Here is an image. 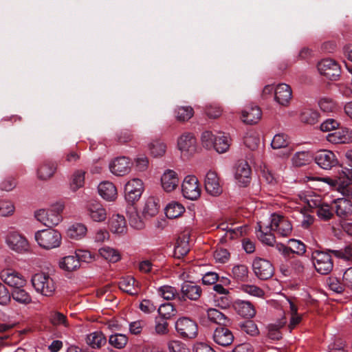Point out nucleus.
Returning a JSON list of instances; mask_svg holds the SVG:
<instances>
[{
    "instance_id": "f257e3e1",
    "label": "nucleus",
    "mask_w": 352,
    "mask_h": 352,
    "mask_svg": "<svg viewBox=\"0 0 352 352\" xmlns=\"http://www.w3.org/2000/svg\"><path fill=\"white\" fill-rule=\"evenodd\" d=\"M34 239L38 245L45 250L57 248L60 247L62 243L61 234L58 230L52 228L36 232Z\"/></svg>"
},
{
    "instance_id": "f03ea898",
    "label": "nucleus",
    "mask_w": 352,
    "mask_h": 352,
    "mask_svg": "<svg viewBox=\"0 0 352 352\" xmlns=\"http://www.w3.org/2000/svg\"><path fill=\"white\" fill-rule=\"evenodd\" d=\"M32 283L38 293L45 296H51L56 290V284L47 274H35L32 278Z\"/></svg>"
},
{
    "instance_id": "7ed1b4c3",
    "label": "nucleus",
    "mask_w": 352,
    "mask_h": 352,
    "mask_svg": "<svg viewBox=\"0 0 352 352\" xmlns=\"http://www.w3.org/2000/svg\"><path fill=\"white\" fill-rule=\"evenodd\" d=\"M63 208L59 207L58 210L54 209H40L34 212V217L41 223L47 227L57 226L61 221L60 212Z\"/></svg>"
},
{
    "instance_id": "20e7f679",
    "label": "nucleus",
    "mask_w": 352,
    "mask_h": 352,
    "mask_svg": "<svg viewBox=\"0 0 352 352\" xmlns=\"http://www.w3.org/2000/svg\"><path fill=\"white\" fill-rule=\"evenodd\" d=\"M312 259L316 270L321 274L331 272L333 263L331 255L322 251L316 250L312 253Z\"/></svg>"
},
{
    "instance_id": "39448f33",
    "label": "nucleus",
    "mask_w": 352,
    "mask_h": 352,
    "mask_svg": "<svg viewBox=\"0 0 352 352\" xmlns=\"http://www.w3.org/2000/svg\"><path fill=\"white\" fill-rule=\"evenodd\" d=\"M177 332L184 338H195L198 333L197 323L189 318H179L175 322Z\"/></svg>"
},
{
    "instance_id": "423d86ee",
    "label": "nucleus",
    "mask_w": 352,
    "mask_h": 352,
    "mask_svg": "<svg viewBox=\"0 0 352 352\" xmlns=\"http://www.w3.org/2000/svg\"><path fill=\"white\" fill-rule=\"evenodd\" d=\"M271 230L276 232L279 236L287 237L292 232L291 222L284 216L274 213L270 217Z\"/></svg>"
},
{
    "instance_id": "0eeeda50",
    "label": "nucleus",
    "mask_w": 352,
    "mask_h": 352,
    "mask_svg": "<svg viewBox=\"0 0 352 352\" xmlns=\"http://www.w3.org/2000/svg\"><path fill=\"white\" fill-rule=\"evenodd\" d=\"M320 74L331 80H336L341 74V67L334 60L323 59L318 64Z\"/></svg>"
},
{
    "instance_id": "6e6552de",
    "label": "nucleus",
    "mask_w": 352,
    "mask_h": 352,
    "mask_svg": "<svg viewBox=\"0 0 352 352\" xmlns=\"http://www.w3.org/2000/svg\"><path fill=\"white\" fill-rule=\"evenodd\" d=\"M252 270L255 276L261 280H267L274 274V268L271 262L260 257L253 261Z\"/></svg>"
},
{
    "instance_id": "1a4fd4ad",
    "label": "nucleus",
    "mask_w": 352,
    "mask_h": 352,
    "mask_svg": "<svg viewBox=\"0 0 352 352\" xmlns=\"http://www.w3.org/2000/svg\"><path fill=\"white\" fill-rule=\"evenodd\" d=\"M144 191V184L141 179L133 178L129 180L124 186L125 199L131 204L138 201Z\"/></svg>"
},
{
    "instance_id": "9d476101",
    "label": "nucleus",
    "mask_w": 352,
    "mask_h": 352,
    "mask_svg": "<svg viewBox=\"0 0 352 352\" xmlns=\"http://www.w3.org/2000/svg\"><path fill=\"white\" fill-rule=\"evenodd\" d=\"M182 190L185 198L196 200L201 195V188L197 178L194 175L186 176L182 184Z\"/></svg>"
},
{
    "instance_id": "9b49d317",
    "label": "nucleus",
    "mask_w": 352,
    "mask_h": 352,
    "mask_svg": "<svg viewBox=\"0 0 352 352\" xmlns=\"http://www.w3.org/2000/svg\"><path fill=\"white\" fill-rule=\"evenodd\" d=\"M6 243L10 249L18 253H25L30 250L28 240L17 232L10 233L6 238Z\"/></svg>"
},
{
    "instance_id": "f8f14e48",
    "label": "nucleus",
    "mask_w": 352,
    "mask_h": 352,
    "mask_svg": "<svg viewBox=\"0 0 352 352\" xmlns=\"http://www.w3.org/2000/svg\"><path fill=\"white\" fill-rule=\"evenodd\" d=\"M131 166L130 159L122 156L114 159L109 164V169L116 176H124L131 171Z\"/></svg>"
},
{
    "instance_id": "ddd939ff",
    "label": "nucleus",
    "mask_w": 352,
    "mask_h": 352,
    "mask_svg": "<svg viewBox=\"0 0 352 352\" xmlns=\"http://www.w3.org/2000/svg\"><path fill=\"white\" fill-rule=\"evenodd\" d=\"M316 164L322 168L329 170L336 166L338 163L335 154L329 150H322L318 151L315 157Z\"/></svg>"
},
{
    "instance_id": "4468645a",
    "label": "nucleus",
    "mask_w": 352,
    "mask_h": 352,
    "mask_svg": "<svg viewBox=\"0 0 352 352\" xmlns=\"http://www.w3.org/2000/svg\"><path fill=\"white\" fill-rule=\"evenodd\" d=\"M0 276L1 280L8 285L19 288L25 285V279L17 272L6 269L1 272Z\"/></svg>"
},
{
    "instance_id": "2eb2a0df",
    "label": "nucleus",
    "mask_w": 352,
    "mask_h": 352,
    "mask_svg": "<svg viewBox=\"0 0 352 352\" xmlns=\"http://www.w3.org/2000/svg\"><path fill=\"white\" fill-rule=\"evenodd\" d=\"M292 98L290 86L285 83L278 84L274 90V100L280 105L287 107Z\"/></svg>"
},
{
    "instance_id": "dca6fc26",
    "label": "nucleus",
    "mask_w": 352,
    "mask_h": 352,
    "mask_svg": "<svg viewBox=\"0 0 352 352\" xmlns=\"http://www.w3.org/2000/svg\"><path fill=\"white\" fill-rule=\"evenodd\" d=\"M87 214L94 221L102 222L106 220L107 212L105 208L98 201H91L87 205Z\"/></svg>"
},
{
    "instance_id": "f3484780",
    "label": "nucleus",
    "mask_w": 352,
    "mask_h": 352,
    "mask_svg": "<svg viewBox=\"0 0 352 352\" xmlns=\"http://www.w3.org/2000/svg\"><path fill=\"white\" fill-rule=\"evenodd\" d=\"M262 116L261 109L256 105L247 106L241 112V121L246 124H255Z\"/></svg>"
},
{
    "instance_id": "a211bd4d",
    "label": "nucleus",
    "mask_w": 352,
    "mask_h": 352,
    "mask_svg": "<svg viewBox=\"0 0 352 352\" xmlns=\"http://www.w3.org/2000/svg\"><path fill=\"white\" fill-rule=\"evenodd\" d=\"M235 179L241 186H245L251 179V168L245 161L239 162L236 166Z\"/></svg>"
},
{
    "instance_id": "6ab92c4d",
    "label": "nucleus",
    "mask_w": 352,
    "mask_h": 352,
    "mask_svg": "<svg viewBox=\"0 0 352 352\" xmlns=\"http://www.w3.org/2000/svg\"><path fill=\"white\" fill-rule=\"evenodd\" d=\"M214 342L223 346L230 345L234 340L232 332L224 327H217L213 333Z\"/></svg>"
},
{
    "instance_id": "aec40b11",
    "label": "nucleus",
    "mask_w": 352,
    "mask_h": 352,
    "mask_svg": "<svg viewBox=\"0 0 352 352\" xmlns=\"http://www.w3.org/2000/svg\"><path fill=\"white\" fill-rule=\"evenodd\" d=\"M205 188L208 193L212 196L219 195L223 190L216 173L209 171L205 178Z\"/></svg>"
},
{
    "instance_id": "412c9836",
    "label": "nucleus",
    "mask_w": 352,
    "mask_h": 352,
    "mask_svg": "<svg viewBox=\"0 0 352 352\" xmlns=\"http://www.w3.org/2000/svg\"><path fill=\"white\" fill-rule=\"evenodd\" d=\"M327 140L333 144H350L352 143V130L349 129H340L333 133H329Z\"/></svg>"
},
{
    "instance_id": "4be33fe9",
    "label": "nucleus",
    "mask_w": 352,
    "mask_h": 352,
    "mask_svg": "<svg viewBox=\"0 0 352 352\" xmlns=\"http://www.w3.org/2000/svg\"><path fill=\"white\" fill-rule=\"evenodd\" d=\"M189 239L188 232H184L177 237L174 250V256L176 258H180L188 254L190 250Z\"/></svg>"
},
{
    "instance_id": "5701e85b",
    "label": "nucleus",
    "mask_w": 352,
    "mask_h": 352,
    "mask_svg": "<svg viewBox=\"0 0 352 352\" xmlns=\"http://www.w3.org/2000/svg\"><path fill=\"white\" fill-rule=\"evenodd\" d=\"M256 234L258 239L264 244L273 246L276 242L275 236L272 233L271 226L264 224L262 221L257 223Z\"/></svg>"
},
{
    "instance_id": "b1692460",
    "label": "nucleus",
    "mask_w": 352,
    "mask_h": 352,
    "mask_svg": "<svg viewBox=\"0 0 352 352\" xmlns=\"http://www.w3.org/2000/svg\"><path fill=\"white\" fill-rule=\"evenodd\" d=\"M178 148L182 152L193 153L196 149V139L192 133H184L177 140Z\"/></svg>"
},
{
    "instance_id": "393cba45",
    "label": "nucleus",
    "mask_w": 352,
    "mask_h": 352,
    "mask_svg": "<svg viewBox=\"0 0 352 352\" xmlns=\"http://www.w3.org/2000/svg\"><path fill=\"white\" fill-rule=\"evenodd\" d=\"M162 188L166 192L174 190L179 184V179L177 173L172 170L164 172L161 178Z\"/></svg>"
},
{
    "instance_id": "a878e982",
    "label": "nucleus",
    "mask_w": 352,
    "mask_h": 352,
    "mask_svg": "<svg viewBox=\"0 0 352 352\" xmlns=\"http://www.w3.org/2000/svg\"><path fill=\"white\" fill-rule=\"evenodd\" d=\"M98 189L99 195L107 201H114L118 197L117 188L111 182H103L99 184Z\"/></svg>"
},
{
    "instance_id": "bb28decb",
    "label": "nucleus",
    "mask_w": 352,
    "mask_h": 352,
    "mask_svg": "<svg viewBox=\"0 0 352 352\" xmlns=\"http://www.w3.org/2000/svg\"><path fill=\"white\" fill-rule=\"evenodd\" d=\"M336 214L341 218H346L352 214V203L344 198H339L333 201Z\"/></svg>"
},
{
    "instance_id": "cd10ccee",
    "label": "nucleus",
    "mask_w": 352,
    "mask_h": 352,
    "mask_svg": "<svg viewBox=\"0 0 352 352\" xmlns=\"http://www.w3.org/2000/svg\"><path fill=\"white\" fill-rule=\"evenodd\" d=\"M109 228L111 231L116 234H125L127 232V226L125 218L122 215L113 214L110 218Z\"/></svg>"
},
{
    "instance_id": "c85d7f7f",
    "label": "nucleus",
    "mask_w": 352,
    "mask_h": 352,
    "mask_svg": "<svg viewBox=\"0 0 352 352\" xmlns=\"http://www.w3.org/2000/svg\"><path fill=\"white\" fill-rule=\"evenodd\" d=\"M181 291L184 296L191 300H197L202 293L201 287L192 283H184L182 286Z\"/></svg>"
},
{
    "instance_id": "c756f323",
    "label": "nucleus",
    "mask_w": 352,
    "mask_h": 352,
    "mask_svg": "<svg viewBox=\"0 0 352 352\" xmlns=\"http://www.w3.org/2000/svg\"><path fill=\"white\" fill-rule=\"evenodd\" d=\"M119 287L130 295H135L139 291L138 284L132 276L122 278L119 283Z\"/></svg>"
},
{
    "instance_id": "7c9ffc66",
    "label": "nucleus",
    "mask_w": 352,
    "mask_h": 352,
    "mask_svg": "<svg viewBox=\"0 0 352 352\" xmlns=\"http://www.w3.org/2000/svg\"><path fill=\"white\" fill-rule=\"evenodd\" d=\"M148 149L153 157H160L166 151V144L160 139H154L148 144Z\"/></svg>"
},
{
    "instance_id": "2f4dec72",
    "label": "nucleus",
    "mask_w": 352,
    "mask_h": 352,
    "mask_svg": "<svg viewBox=\"0 0 352 352\" xmlns=\"http://www.w3.org/2000/svg\"><path fill=\"white\" fill-rule=\"evenodd\" d=\"M56 169V166L54 163L45 161L38 168V178L41 180H47L53 176Z\"/></svg>"
},
{
    "instance_id": "473e14b6",
    "label": "nucleus",
    "mask_w": 352,
    "mask_h": 352,
    "mask_svg": "<svg viewBox=\"0 0 352 352\" xmlns=\"http://www.w3.org/2000/svg\"><path fill=\"white\" fill-rule=\"evenodd\" d=\"M59 266L68 272L77 270L80 267L79 256L75 254V255L65 256L60 261Z\"/></svg>"
},
{
    "instance_id": "72a5a7b5",
    "label": "nucleus",
    "mask_w": 352,
    "mask_h": 352,
    "mask_svg": "<svg viewBox=\"0 0 352 352\" xmlns=\"http://www.w3.org/2000/svg\"><path fill=\"white\" fill-rule=\"evenodd\" d=\"M235 310L244 318H252L256 314L254 306L248 301H239L234 305Z\"/></svg>"
},
{
    "instance_id": "f704fd0d",
    "label": "nucleus",
    "mask_w": 352,
    "mask_h": 352,
    "mask_svg": "<svg viewBox=\"0 0 352 352\" xmlns=\"http://www.w3.org/2000/svg\"><path fill=\"white\" fill-rule=\"evenodd\" d=\"M314 157L309 151L296 152L292 158V165L296 167H300L309 164Z\"/></svg>"
},
{
    "instance_id": "c9c22d12",
    "label": "nucleus",
    "mask_w": 352,
    "mask_h": 352,
    "mask_svg": "<svg viewBox=\"0 0 352 352\" xmlns=\"http://www.w3.org/2000/svg\"><path fill=\"white\" fill-rule=\"evenodd\" d=\"M98 252L101 257L111 263H116L121 258L118 250L109 246L102 247Z\"/></svg>"
},
{
    "instance_id": "e433bc0d",
    "label": "nucleus",
    "mask_w": 352,
    "mask_h": 352,
    "mask_svg": "<svg viewBox=\"0 0 352 352\" xmlns=\"http://www.w3.org/2000/svg\"><path fill=\"white\" fill-rule=\"evenodd\" d=\"M175 118L179 122L189 120L194 115V110L190 106H178L174 110Z\"/></svg>"
},
{
    "instance_id": "4c0bfd02",
    "label": "nucleus",
    "mask_w": 352,
    "mask_h": 352,
    "mask_svg": "<svg viewBox=\"0 0 352 352\" xmlns=\"http://www.w3.org/2000/svg\"><path fill=\"white\" fill-rule=\"evenodd\" d=\"M87 231V227L84 224L75 223L67 229V234L72 239L78 240L86 235Z\"/></svg>"
},
{
    "instance_id": "58836bf2",
    "label": "nucleus",
    "mask_w": 352,
    "mask_h": 352,
    "mask_svg": "<svg viewBox=\"0 0 352 352\" xmlns=\"http://www.w3.org/2000/svg\"><path fill=\"white\" fill-rule=\"evenodd\" d=\"M107 340L101 331H95L87 337V343L92 348H100L106 344Z\"/></svg>"
},
{
    "instance_id": "ea45409f",
    "label": "nucleus",
    "mask_w": 352,
    "mask_h": 352,
    "mask_svg": "<svg viewBox=\"0 0 352 352\" xmlns=\"http://www.w3.org/2000/svg\"><path fill=\"white\" fill-rule=\"evenodd\" d=\"M185 211L184 207L178 202L173 201L167 205L165 214L168 219H175L181 216Z\"/></svg>"
},
{
    "instance_id": "a19ab883",
    "label": "nucleus",
    "mask_w": 352,
    "mask_h": 352,
    "mask_svg": "<svg viewBox=\"0 0 352 352\" xmlns=\"http://www.w3.org/2000/svg\"><path fill=\"white\" fill-rule=\"evenodd\" d=\"M159 212V204L157 200L153 197H148L145 203L143 214L145 217L155 216Z\"/></svg>"
},
{
    "instance_id": "79ce46f5",
    "label": "nucleus",
    "mask_w": 352,
    "mask_h": 352,
    "mask_svg": "<svg viewBox=\"0 0 352 352\" xmlns=\"http://www.w3.org/2000/svg\"><path fill=\"white\" fill-rule=\"evenodd\" d=\"M208 319L217 324L226 325L228 319L226 316L217 309L210 308L207 311Z\"/></svg>"
},
{
    "instance_id": "37998d69",
    "label": "nucleus",
    "mask_w": 352,
    "mask_h": 352,
    "mask_svg": "<svg viewBox=\"0 0 352 352\" xmlns=\"http://www.w3.org/2000/svg\"><path fill=\"white\" fill-rule=\"evenodd\" d=\"M300 120L308 124H315L318 122L319 113L314 109H305L300 113Z\"/></svg>"
},
{
    "instance_id": "c03bdc74",
    "label": "nucleus",
    "mask_w": 352,
    "mask_h": 352,
    "mask_svg": "<svg viewBox=\"0 0 352 352\" xmlns=\"http://www.w3.org/2000/svg\"><path fill=\"white\" fill-rule=\"evenodd\" d=\"M12 298L19 303L28 305L32 302L30 295L21 287L16 288L12 292Z\"/></svg>"
},
{
    "instance_id": "a18cd8bd",
    "label": "nucleus",
    "mask_w": 352,
    "mask_h": 352,
    "mask_svg": "<svg viewBox=\"0 0 352 352\" xmlns=\"http://www.w3.org/2000/svg\"><path fill=\"white\" fill-rule=\"evenodd\" d=\"M327 285L330 290L336 294H342L346 287L345 283L344 282L342 283L340 280L336 276H329L327 279Z\"/></svg>"
},
{
    "instance_id": "49530a36",
    "label": "nucleus",
    "mask_w": 352,
    "mask_h": 352,
    "mask_svg": "<svg viewBox=\"0 0 352 352\" xmlns=\"http://www.w3.org/2000/svg\"><path fill=\"white\" fill-rule=\"evenodd\" d=\"M286 323V319L283 318L278 324H272L268 326L267 336L272 340H278L282 338L279 329Z\"/></svg>"
},
{
    "instance_id": "de8ad7c7",
    "label": "nucleus",
    "mask_w": 352,
    "mask_h": 352,
    "mask_svg": "<svg viewBox=\"0 0 352 352\" xmlns=\"http://www.w3.org/2000/svg\"><path fill=\"white\" fill-rule=\"evenodd\" d=\"M230 147V140L227 136L221 135L215 138L214 142V148L218 153H224L228 150Z\"/></svg>"
},
{
    "instance_id": "09e8293b",
    "label": "nucleus",
    "mask_w": 352,
    "mask_h": 352,
    "mask_svg": "<svg viewBox=\"0 0 352 352\" xmlns=\"http://www.w3.org/2000/svg\"><path fill=\"white\" fill-rule=\"evenodd\" d=\"M85 173L82 170H77L74 173L70 184L71 188L73 191H76L83 186L85 183Z\"/></svg>"
},
{
    "instance_id": "8fccbe9b",
    "label": "nucleus",
    "mask_w": 352,
    "mask_h": 352,
    "mask_svg": "<svg viewBox=\"0 0 352 352\" xmlns=\"http://www.w3.org/2000/svg\"><path fill=\"white\" fill-rule=\"evenodd\" d=\"M50 320L54 326H69L66 316L58 311H52L50 314Z\"/></svg>"
},
{
    "instance_id": "3c124183",
    "label": "nucleus",
    "mask_w": 352,
    "mask_h": 352,
    "mask_svg": "<svg viewBox=\"0 0 352 352\" xmlns=\"http://www.w3.org/2000/svg\"><path fill=\"white\" fill-rule=\"evenodd\" d=\"M109 344L113 346L115 348L122 349L126 346L128 342V338L124 334L116 333L111 335L109 337Z\"/></svg>"
},
{
    "instance_id": "603ef678",
    "label": "nucleus",
    "mask_w": 352,
    "mask_h": 352,
    "mask_svg": "<svg viewBox=\"0 0 352 352\" xmlns=\"http://www.w3.org/2000/svg\"><path fill=\"white\" fill-rule=\"evenodd\" d=\"M232 274L237 280L244 281L248 277V268L245 265H237L232 268Z\"/></svg>"
},
{
    "instance_id": "864d4df0",
    "label": "nucleus",
    "mask_w": 352,
    "mask_h": 352,
    "mask_svg": "<svg viewBox=\"0 0 352 352\" xmlns=\"http://www.w3.org/2000/svg\"><path fill=\"white\" fill-rule=\"evenodd\" d=\"M158 314L160 318L167 320L175 314V309L173 304L170 302L162 304L158 308Z\"/></svg>"
},
{
    "instance_id": "5fc2aeb1",
    "label": "nucleus",
    "mask_w": 352,
    "mask_h": 352,
    "mask_svg": "<svg viewBox=\"0 0 352 352\" xmlns=\"http://www.w3.org/2000/svg\"><path fill=\"white\" fill-rule=\"evenodd\" d=\"M289 144L287 135L284 133H278L274 135L271 145L274 149H279L287 147Z\"/></svg>"
},
{
    "instance_id": "6e6d98bb",
    "label": "nucleus",
    "mask_w": 352,
    "mask_h": 352,
    "mask_svg": "<svg viewBox=\"0 0 352 352\" xmlns=\"http://www.w3.org/2000/svg\"><path fill=\"white\" fill-rule=\"evenodd\" d=\"M329 251L339 258L345 261H349L352 258V244L340 250H330Z\"/></svg>"
},
{
    "instance_id": "4d7b16f0",
    "label": "nucleus",
    "mask_w": 352,
    "mask_h": 352,
    "mask_svg": "<svg viewBox=\"0 0 352 352\" xmlns=\"http://www.w3.org/2000/svg\"><path fill=\"white\" fill-rule=\"evenodd\" d=\"M259 142V138L254 132L248 133L244 137V144L252 151L258 147Z\"/></svg>"
},
{
    "instance_id": "13d9d810",
    "label": "nucleus",
    "mask_w": 352,
    "mask_h": 352,
    "mask_svg": "<svg viewBox=\"0 0 352 352\" xmlns=\"http://www.w3.org/2000/svg\"><path fill=\"white\" fill-rule=\"evenodd\" d=\"M316 213L318 217L324 221L330 219L333 213L328 204H321L316 208Z\"/></svg>"
},
{
    "instance_id": "bf43d9fd",
    "label": "nucleus",
    "mask_w": 352,
    "mask_h": 352,
    "mask_svg": "<svg viewBox=\"0 0 352 352\" xmlns=\"http://www.w3.org/2000/svg\"><path fill=\"white\" fill-rule=\"evenodd\" d=\"M240 327L243 331L252 336H257L259 333L256 324L252 320H247L241 323Z\"/></svg>"
},
{
    "instance_id": "052dcab7",
    "label": "nucleus",
    "mask_w": 352,
    "mask_h": 352,
    "mask_svg": "<svg viewBox=\"0 0 352 352\" xmlns=\"http://www.w3.org/2000/svg\"><path fill=\"white\" fill-rule=\"evenodd\" d=\"M160 295L165 300H169L175 298L177 293V289L169 285H164L158 289Z\"/></svg>"
},
{
    "instance_id": "680f3d73",
    "label": "nucleus",
    "mask_w": 352,
    "mask_h": 352,
    "mask_svg": "<svg viewBox=\"0 0 352 352\" xmlns=\"http://www.w3.org/2000/svg\"><path fill=\"white\" fill-rule=\"evenodd\" d=\"M241 290L246 294L256 297H263L265 294L264 291L261 288L254 285H243Z\"/></svg>"
},
{
    "instance_id": "e2e57ef3",
    "label": "nucleus",
    "mask_w": 352,
    "mask_h": 352,
    "mask_svg": "<svg viewBox=\"0 0 352 352\" xmlns=\"http://www.w3.org/2000/svg\"><path fill=\"white\" fill-rule=\"evenodd\" d=\"M320 109L326 113L334 112L337 109L336 103L329 98H322L319 101Z\"/></svg>"
},
{
    "instance_id": "0e129e2a",
    "label": "nucleus",
    "mask_w": 352,
    "mask_h": 352,
    "mask_svg": "<svg viewBox=\"0 0 352 352\" xmlns=\"http://www.w3.org/2000/svg\"><path fill=\"white\" fill-rule=\"evenodd\" d=\"M15 208L13 204L10 201H0V216L7 217L12 215L14 212Z\"/></svg>"
},
{
    "instance_id": "69168bd1",
    "label": "nucleus",
    "mask_w": 352,
    "mask_h": 352,
    "mask_svg": "<svg viewBox=\"0 0 352 352\" xmlns=\"http://www.w3.org/2000/svg\"><path fill=\"white\" fill-rule=\"evenodd\" d=\"M289 243V254L292 252L299 255H302L305 252V245L300 241L296 239H290Z\"/></svg>"
},
{
    "instance_id": "338daca9",
    "label": "nucleus",
    "mask_w": 352,
    "mask_h": 352,
    "mask_svg": "<svg viewBox=\"0 0 352 352\" xmlns=\"http://www.w3.org/2000/svg\"><path fill=\"white\" fill-rule=\"evenodd\" d=\"M168 323L166 320L162 318H156L155 331L158 335H166L168 332Z\"/></svg>"
},
{
    "instance_id": "774afa93",
    "label": "nucleus",
    "mask_w": 352,
    "mask_h": 352,
    "mask_svg": "<svg viewBox=\"0 0 352 352\" xmlns=\"http://www.w3.org/2000/svg\"><path fill=\"white\" fill-rule=\"evenodd\" d=\"M170 352H188V349L185 344L179 340H172L168 343Z\"/></svg>"
}]
</instances>
